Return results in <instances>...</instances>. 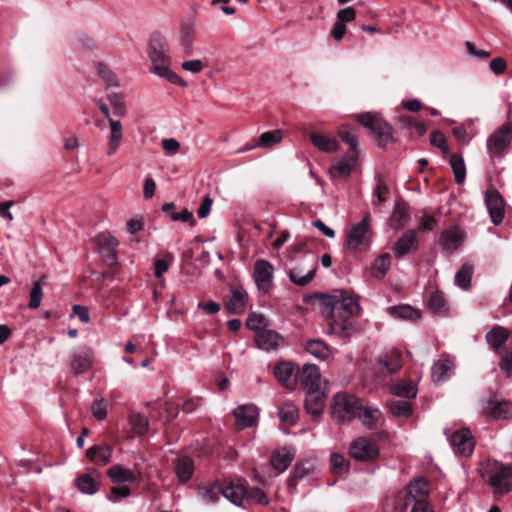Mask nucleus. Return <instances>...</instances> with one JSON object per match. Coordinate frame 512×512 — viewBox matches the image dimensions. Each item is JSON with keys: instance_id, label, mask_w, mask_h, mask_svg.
<instances>
[{"instance_id": "obj_1", "label": "nucleus", "mask_w": 512, "mask_h": 512, "mask_svg": "<svg viewBox=\"0 0 512 512\" xmlns=\"http://www.w3.org/2000/svg\"><path fill=\"white\" fill-rule=\"evenodd\" d=\"M318 298L321 314L327 326L326 334L339 335L348 341L357 332V325L350 318L358 315L361 310L358 298L344 290L320 294Z\"/></svg>"}, {"instance_id": "obj_2", "label": "nucleus", "mask_w": 512, "mask_h": 512, "mask_svg": "<svg viewBox=\"0 0 512 512\" xmlns=\"http://www.w3.org/2000/svg\"><path fill=\"white\" fill-rule=\"evenodd\" d=\"M148 55L152 63L150 67L151 73L180 87L187 86V82L171 69L168 49L163 44L150 43Z\"/></svg>"}, {"instance_id": "obj_3", "label": "nucleus", "mask_w": 512, "mask_h": 512, "mask_svg": "<svg viewBox=\"0 0 512 512\" xmlns=\"http://www.w3.org/2000/svg\"><path fill=\"white\" fill-rule=\"evenodd\" d=\"M361 401L346 392L337 393L332 401V416L339 423H348L357 417Z\"/></svg>"}, {"instance_id": "obj_4", "label": "nucleus", "mask_w": 512, "mask_h": 512, "mask_svg": "<svg viewBox=\"0 0 512 512\" xmlns=\"http://www.w3.org/2000/svg\"><path fill=\"white\" fill-rule=\"evenodd\" d=\"M356 119L359 124L374 134L379 146H386L392 142L393 129L387 122L370 113L359 114Z\"/></svg>"}, {"instance_id": "obj_5", "label": "nucleus", "mask_w": 512, "mask_h": 512, "mask_svg": "<svg viewBox=\"0 0 512 512\" xmlns=\"http://www.w3.org/2000/svg\"><path fill=\"white\" fill-rule=\"evenodd\" d=\"M484 477L493 488L495 495L507 494L512 489V468L505 465H494L492 469L486 471Z\"/></svg>"}, {"instance_id": "obj_6", "label": "nucleus", "mask_w": 512, "mask_h": 512, "mask_svg": "<svg viewBox=\"0 0 512 512\" xmlns=\"http://www.w3.org/2000/svg\"><path fill=\"white\" fill-rule=\"evenodd\" d=\"M512 141V122L503 123L487 139V150L493 157H502Z\"/></svg>"}, {"instance_id": "obj_7", "label": "nucleus", "mask_w": 512, "mask_h": 512, "mask_svg": "<svg viewBox=\"0 0 512 512\" xmlns=\"http://www.w3.org/2000/svg\"><path fill=\"white\" fill-rule=\"evenodd\" d=\"M379 446L373 439L367 437L356 438L349 447L350 456L362 462H371L379 456Z\"/></svg>"}, {"instance_id": "obj_8", "label": "nucleus", "mask_w": 512, "mask_h": 512, "mask_svg": "<svg viewBox=\"0 0 512 512\" xmlns=\"http://www.w3.org/2000/svg\"><path fill=\"white\" fill-rule=\"evenodd\" d=\"M369 216H365L358 224L353 225L347 233L346 243L349 249L356 251L370 244Z\"/></svg>"}, {"instance_id": "obj_9", "label": "nucleus", "mask_w": 512, "mask_h": 512, "mask_svg": "<svg viewBox=\"0 0 512 512\" xmlns=\"http://www.w3.org/2000/svg\"><path fill=\"white\" fill-rule=\"evenodd\" d=\"M318 268V258L308 256L305 263L297 265L288 272L289 279L297 286L308 285L315 277Z\"/></svg>"}, {"instance_id": "obj_10", "label": "nucleus", "mask_w": 512, "mask_h": 512, "mask_svg": "<svg viewBox=\"0 0 512 512\" xmlns=\"http://www.w3.org/2000/svg\"><path fill=\"white\" fill-rule=\"evenodd\" d=\"M274 267L270 262L264 259H258L254 263L253 279L258 288L263 293H267L273 286Z\"/></svg>"}, {"instance_id": "obj_11", "label": "nucleus", "mask_w": 512, "mask_h": 512, "mask_svg": "<svg viewBox=\"0 0 512 512\" xmlns=\"http://www.w3.org/2000/svg\"><path fill=\"white\" fill-rule=\"evenodd\" d=\"M449 442L453 451L462 457H469L473 453L475 447V441L472 433L467 428H462L454 432L449 437Z\"/></svg>"}, {"instance_id": "obj_12", "label": "nucleus", "mask_w": 512, "mask_h": 512, "mask_svg": "<svg viewBox=\"0 0 512 512\" xmlns=\"http://www.w3.org/2000/svg\"><path fill=\"white\" fill-rule=\"evenodd\" d=\"M484 198L492 223L499 225L505 216V202L502 195L499 191L491 189L485 192Z\"/></svg>"}, {"instance_id": "obj_13", "label": "nucleus", "mask_w": 512, "mask_h": 512, "mask_svg": "<svg viewBox=\"0 0 512 512\" xmlns=\"http://www.w3.org/2000/svg\"><path fill=\"white\" fill-rule=\"evenodd\" d=\"M237 429L244 430L256 426L258 422V408L253 404L240 405L233 410Z\"/></svg>"}, {"instance_id": "obj_14", "label": "nucleus", "mask_w": 512, "mask_h": 512, "mask_svg": "<svg viewBox=\"0 0 512 512\" xmlns=\"http://www.w3.org/2000/svg\"><path fill=\"white\" fill-rule=\"evenodd\" d=\"M402 367L400 353L396 350H391L381 355L376 364L377 371L382 376H387L396 373Z\"/></svg>"}, {"instance_id": "obj_15", "label": "nucleus", "mask_w": 512, "mask_h": 512, "mask_svg": "<svg viewBox=\"0 0 512 512\" xmlns=\"http://www.w3.org/2000/svg\"><path fill=\"white\" fill-rule=\"evenodd\" d=\"M300 383L306 389V392L321 390V374L319 368L314 364H306L302 367L298 375Z\"/></svg>"}, {"instance_id": "obj_16", "label": "nucleus", "mask_w": 512, "mask_h": 512, "mask_svg": "<svg viewBox=\"0 0 512 512\" xmlns=\"http://www.w3.org/2000/svg\"><path fill=\"white\" fill-rule=\"evenodd\" d=\"M255 341L257 346L265 351L275 350L285 344L284 338L271 329L259 331L256 334Z\"/></svg>"}, {"instance_id": "obj_17", "label": "nucleus", "mask_w": 512, "mask_h": 512, "mask_svg": "<svg viewBox=\"0 0 512 512\" xmlns=\"http://www.w3.org/2000/svg\"><path fill=\"white\" fill-rule=\"evenodd\" d=\"M276 379L287 389L294 390L296 387L298 375L295 373V367L290 362H281L274 368Z\"/></svg>"}, {"instance_id": "obj_18", "label": "nucleus", "mask_w": 512, "mask_h": 512, "mask_svg": "<svg viewBox=\"0 0 512 512\" xmlns=\"http://www.w3.org/2000/svg\"><path fill=\"white\" fill-rule=\"evenodd\" d=\"M485 414L494 420H506L512 417V402L494 400L487 402Z\"/></svg>"}, {"instance_id": "obj_19", "label": "nucleus", "mask_w": 512, "mask_h": 512, "mask_svg": "<svg viewBox=\"0 0 512 512\" xmlns=\"http://www.w3.org/2000/svg\"><path fill=\"white\" fill-rule=\"evenodd\" d=\"M93 364V351L88 348L83 352L74 353L69 360L70 370L75 374L86 373Z\"/></svg>"}, {"instance_id": "obj_20", "label": "nucleus", "mask_w": 512, "mask_h": 512, "mask_svg": "<svg viewBox=\"0 0 512 512\" xmlns=\"http://www.w3.org/2000/svg\"><path fill=\"white\" fill-rule=\"evenodd\" d=\"M221 494L232 504L240 506L246 496V490L241 480H230L222 486Z\"/></svg>"}, {"instance_id": "obj_21", "label": "nucleus", "mask_w": 512, "mask_h": 512, "mask_svg": "<svg viewBox=\"0 0 512 512\" xmlns=\"http://www.w3.org/2000/svg\"><path fill=\"white\" fill-rule=\"evenodd\" d=\"M429 494V483L423 478H416L412 480L408 487L404 501L411 504L418 500H426Z\"/></svg>"}, {"instance_id": "obj_22", "label": "nucleus", "mask_w": 512, "mask_h": 512, "mask_svg": "<svg viewBox=\"0 0 512 512\" xmlns=\"http://www.w3.org/2000/svg\"><path fill=\"white\" fill-rule=\"evenodd\" d=\"M97 246L107 253L106 258L110 264L116 263V248L119 245L118 240L109 232H102L95 238Z\"/></svg>"}, {"instance_id": "obj_23", "label": "nucleus", "mask_w": 512, "mask_h": 512, "mask_svg": "<svg viewBox=\"0 0 512 512\" xmlns=\"http://www.w3.org/2000/svg\"><path fill=\"white\" fill-rule=\"evenodd\" d=\"M325 400H326V394L322 389L306 392V398H305L306 411L309 414L313 415L314 417L320 416L325 407Z\"/></svg>"}, {"instance_id": "obj_24", "label": "nucleus", "mask_w": 512, "mask_h": 512, "mask_svg": "<svg viewBox=\"0 0 512 512\" xmlns=\"http://www.w3.org/2000/svg\"><path fill=\"white\" fill-rule=\"evenodd\" d=\"M248 294L243 289L232 288L225 308L230 314H242L245 311Z\"/></svg>"}, {"instance_id": "obj_25", "label": "nucleus", "mask_w": 512, "mask_h": 512, "mask_svg": "<svg viewBox=\"0 0 512 512\" xmlns=\"http://www.w3.org/2000/svg\"><path fill=\"white\" fill-rule=\"evenodd\" d=\"M78 489L84 494H95L100 485V473L93 469L79 476L76 480Z\"/></svg>"}, {"instance_id": "obj_26", "label": "nucleus", "mask_w": 512, "mask_h": 512, "mask_svg": "<svg viewBox=\"0 0 512 512\" xmlns=\"http://www.w3.org/2000/svg\"><path fill=\"white\" fill-rule=\"evenodd\" d=\"M173 469L180 483H186L194 473V461L187 456H181L174 460Z\"/></svg>"}, {"instance_id": "obj_27", "label": "nucleus", "mask_w": 512, "mask_h": 512, "mask_svg": "<svg viewBox=\"0 0 512 512\" xmlns=\"http://www.w3.org/2000/svg\"><path fill=\"white\" fill-rule=\"evenodd\" d=\"M463 240L461 231L457 227H453L442 232L440 243L446 252L453 253L461 246Z\"/></svg>"}, {"instance_id": "obj_28", "label": "nucleus", "mask_w": 512, "mask_h": 512, "mask_svg": "<svg viewBox=\"0 0 512 512\" xmlns=\"http://www.w3.org/2000/svg\"><path fill=\"white\" fill-rule=\"evenodd\" d=\"M417 246L418 239L416 232L414 230H408L395 243L394 253L397 257L401 258L411 250L416 249Z\"/></svg>"}, {"instance_id": "obj_29", "label": "nucleus", "mask_w": 512, "mask_h": 512, "mask_svg": "<svg viewBox=\"0 0 512 512\" xmlns=\"http://www.w3.org/2000/svg\"><path fill=\"white\" fill-rule=\"evenodd\" d=\"M338 134L341 140L350 146L349 150L346 152V157L351 160H356L358 154V137L355 133V129L348 125H342L339 128Z\"/></svg>"}, {"instance_id": "obj_30", "label": "nucleus", "mask_w": 512, "mask_h": 512, "mask_svg": "<svg viewBox=\"0 0 512 512\" xmlns=\"http://www.w3.org/2000/svg\"><path fill=\"white\" fill-rule=\"evenodd\" d=\"M107 475L115 484L133 483L137 480L136 473L122 465H113L108 469Z\"/></svg>"}, {"instance_id": "obj_31", "label": "nucleus", "mask_w": 512, "mask_h": 512, "mask_svg": "<svg viewBox=\"0 0 512 512\" xmlns=\"http://www.w3.org/2000/svg\"><path fill=\"white\" fill-rule=\"evenodd\" d=\"M86 456L95 464L104 466L108 464L112 457V448L109 445H96L89 448Z\"/></svg>"}, {"instance_id": "obj_32", "label": "nucleus", "mask_w": 512, "mask_h": 512, "mask_svg": "<svg viewBox=\"0 0 512 512\" xmlns=\"http://www.w3.org/2000/svg\"><path fill=\"white\" fill-rule=\"evenodd\" d=\"M485 338L488 345L495 351L499 352V350L507 342L509 338V332L505 327L495 326L487 332Z\"/></svg>"}, {"instance_id": "obj_33", "label": "nucleus", "mask_w": 512, "mask_h": 512, "mask_svg": "<svg viewBox=\"0 0 512 512\" xmlns=\"http://www.w3.org/2000/svg\"><path fill=\"white\" fill-rule=\"evenodd\" d=\"M222 486L217 482L201 485L197 488L198 497L206 504L216 503L221 495Z\"/></svg>"}, {"instance_id": "obj_34", "label": "nucleus", "mask_w": 512, "mask_h": 512, "mask_svg": "<svg viewBox=\"0 0 512 512\" xmlns=\"http://www.w3.org/2000/svg\"><path fill=\"white\" fill-rule=\"evenodd\" d=\"M309 138L312 144L320 151L332 153L339 149V143L333 137L312 132Z\"/></svg>"}, {"instance_id": "obj_35", "label": "nucleus", "mask_w": 512, "mask_h": 512, "mask_svg": "<svg viewBox=\"0 0 512 512\" xmlns=\"http://www.w3.org/2000/svg\"><path fill=\"white\" fill-rule=\"evenodd\" d=\"M292 460L293 454L289 449L283 448L272 455L270 463L276 474H281L287 470Z\"/></svg>"}, {"instance_id": "obj_36", "label": "nucleus", "mask_w": 512, "mask_h": 512, "mask_svg": "<svg viewBox=\"0 0 512 512\" xmlns=\"http://www.w3.org/2000/svg\"><path fill=\"white\" fill-rule=\"evenodd\" d=\"M454 369V363L448 359H440L432 366V378L434 382H443L450 377Z\"/></svg>"}, {"instance_id": "obj_37", "label": "nucleus", "mask_w": 512, "mask_h": 512, "mask_svg": "<svg viewBox=\"0 0 512 512\" xmlns=\"http://www.w3.org/2000/svg\"><path fill=\"white\" fill-rule=\"evenodd\" d=\"M387 407L393 416L397 418H409L413 412V406L410 402L399 399L387 401Z\"/></svg>"}, {"instance_id": "obj_38", "label": "nucleus", "mask_w": 512, "mask_h": 512, "mask_svg": "<svg viewBox=\"0 0 512 512\" xmlns=\"http://www.w3.org/2000/svg\"><path fill=\"white\" fill-rule=\"evenodd\" d=\"M391 392L401 398H415L417 395V386L412 381H399L391 385Z\"/></svg>"}, {"instance_id": "obj_39", "label": "nucleus", "mask_w": 512, "mask_h": 512, "mask_svg": "<svg viewBox=\"0 0 512 512\" xmlns=\"http://www.w3.org/2000/svg\"><path fill=\"white\" fill-rule=\"evenodd\" d=\"M306 350L315 358L326 360L331 354V348L322 340H310L307 342Z\"/></svg>"}, {"instance_id": "obj_40", "label": "nucleus", "mask_w": 512, "mask_h": 512, "mask_svg": "<svg viewBox=\"0 0 512 512\" xmlns=\"http://www.w3.org/2000/svg\"><path fill=\"white\" fill-rule=\"evenodd\" d=\"M391 316L399 319L418 320L420 313L410 305H398L388 308Z\"/></svg>"}, {"instance_id": "obj_41", "label": "nucleus", "mask_w": 512, "mask_h": 512, "mask_svg": "<svg viewBox=\"0 0 512 512\" xmlns=\"http://www.w3.org/2000/svg\"><path fill=\"white\" fill-rule=\"evenodd\" d=\"M391 266V255L384 253L380 255L373 263L371 267V274L375 278H383Z\"/></svg>"}, {"instance_id": "obj_42", "label": "nucleus", "mask_w": 512, "mask_h": 512, "mask_svg": "<svg viewBox=\"0 0 512 512\" xmlns=\"http://www.w3.org/2000/svg\"><path fill=\"white\" fill-rule=\"evenodd\" d=\"M449 163L455 177V182L457 184H462L466 177V166L462 156L459 154H452L450 156Z\"/></svg>"}, {"instance_id": "obj_43", "label": "nucleus", "mask_w": 512, "mask_h": 512, "mask_svg": "<svg viewBox=\"0 0 512 512\" xmlns=\"http://www.w3.org/2000/svg\"><path fill=\"white\" fill-rule=\"evenodd\" d=\"M298 417V408L293 403H283L279 408V418L282 423L293 425L297 422Z\"/></svg>"}, {"instance_id": "obj_44", "label": "nucleus", "mask_w": 512, "mask_h": 512, "mask_svg": "<svg viewBox=\"0 0 512 512\" xmlns=\"http://www.w3.org/2000/svg\"><path fill=\"white\" fill-rule=\"evenodd\" d=\"M472 275L473 266L468 263L463 264L455 274V284L463 290L469 289Z\"/></svg>"}, {"instance_id": "obj_45", "label": "nucleus", "mask_w": 512, "mask_h": 512, "mask_svg": "<svg viewBox=\"0 0 512 512\" xmlns=\"http://www.w3.org/2000/svg\"><path fill=\"white\" fill-rule=\"evenodd\" d=\"M109 123H110L111 131H110V139H109L110 143H109L108 154L111 155L117 150V148L120 144V141L122 139V124L120 121L114 120V119H109Z\"/></svg>"}, {"instance_id": "obj_46", "label": "nucleus", "mask_w": 512, "mask_h": 512, "mask_svg": "<svg viewBox=\"0 0 512 512\" xmlns=\"http://www.w3.org/2000/svg\"><path fill=\"white\" fill-rule=\"evenodd\" d=\"M96 69L98 75L100 76L102 82L106 86V88L117 87L119 86L118 78L116 74L107 67L106 64L102 62H98L96 64Z\"/></svg>"}, {"instance_id": "obj_47", "label": "nucleus", "mask_w": 512, "mask_h": 512, "mask_svg": "<svg viewBox=\"0 0 512 512\" xmlns=\"http://www.w3.org/2000/svg\"><path fill=\"white\" fill-rule=\"evenodd\" d=\"M357 416L360 418L364 426L371 428L378 420L380 411L377 408L361 405Z\"/></svg>"}, {"instance_id": "obj_48", "label": "nucleus", "mask_w": 512, "mask_h": 512, "mask_svg": "<svg viewBox=\"0 0 512 512\" xmlns=\"http://www.w3.org/2000/svg\"><path fill=\"white\" fill-rule=\"evenodd\" d=\"M355 162L356 160H351L345 155L343 158L336 160L331 169L340 177H347L352 172Z\"/></svg>"}, {"instance_id": "obj_49", "label": "nucleus", "mask_w": 512, "mask_h": 512, "mask_svg": "<svg viewBox=\"0 0 512 512\" xmlns=\"http://www.w3.org/2000/svg\"><path fill=\"white\" fill-rule=\"evenodd\" d=\"M283 139V133L281 130H272L264 132L259 137V147L269 148L278 143Z\"/></svg>"}, {"instance_id": "obj_50", "label": "nucleus", "mask_w": 512, "mask_h": 512, "mask_svg": "<svg viewBox=\"0 0 512 512\" xmlns=\"http://www.w3.org/2000/svg\"><path fill=\"white\" fill-rule=\"evenodd\" d=\"M129 423L133 431L138 435H143L148 430L149 422L147 418L139 413L132 412L129 415Z\"/></svg>"}, {"instance_id": "obj_51", "label": "nucleus", "mask_w": 512, "mask_h": 512, "mask_svg": "<svg viewBox=\"0 0 512 512\" xmlns=\"http://www.w3.org/2000/svg\"><path fill=\"white\" fill-rule=\"evenodd\" d=\"M428 307L438 314H444L447 311L446 299L443 293L439 291L433 292L428 300Z\"/></svg>"}, {"instance_id": "obj_52", "label": "nucleus", "mask_w": 512, "mask_h": 512, "mask_svg": "<svg viewBox=\"0 0 512 512\" xmlns=\"http://www.w3.org/2000/svg\"><path fill=\"white\" fill-rule=\"evenodd\" d=\"M267 326V319L263 314L260 313H250L246 320V327L256 332V334L261 331L265 330Z\"/></svg>"}, {"instance_id": "obj_53", "label": "nucleus", "mask_w": 512, "mask_h": 512, "mask_svg": "<svg viewBox=\"0 0 512 512\" xmlns=\"http://www.w3.org/2000/svg\"><path fill=\"white\" fill-rule=\"evenodd\" d=\"M195 36V29L192 24H184L180 30V42L185 50L192 48Z\"/></svg>"}, {"instance_id": "obj_54", "label": "nucleus", "mask_w": 512, "mask_h": 512, "mask_svg": "<svg viewBox=\"0 0 512 512\" xmlns=\"http://www.w3.org/2000/svg\"><path fill=\"white\" fill-rule=\"evenodd\" d=\"M331 469L338 474H344L349 470V462L340 454L334 453L330 456Z\"/></svg>"}, {"instance_id": "obj_55", "label": "nucleus", "mask_w": 512, "mask_h": 512, "mask_svg": "<svg viewBox=\"0 0 512 512\" xmlns=\"http://www.w3.org/2000/svg\"><path fill=\"white\" fill-rule=\"evenodd\" d=\"M42 297H43L42 285H41V281L38 280L33 283V286L30 291V299H29V303H28L29 308L37 309L41 304Z\"/></svg>"}, {"instance_id": "obj_56", "label": "nucleus", "mask_w": 512, "mask_h": 512, "mask_svg": "<svg viewBox=\"0 0 512 512\" xmlns=\"http://www.w3.org/2000/svg\"><path fill=\"white\" fill-rule=\"evenodd\" d=\"M403 511H406V512H433V510L427 500H418L416 502H412L411 504H408V502L404 501Z\"/></svg>"}, {"instance_id": "obj_57", "label": "nucleus", "mask_w": 512, "mask_h": 512, "mask_svg": "<svg viewBox=\"0 0 512 512\" xmlns=\"http://www.w3.org/2000/svg\"><path fill=\"white\" fill-rule=\"evenodd\" d=\"M430 143L433 146L438 147L443 152V154H448L449 147L447 145L446 138H445L444 134L441 133L440 131H432L431 132Z\"/></svg>"}, {"instance_id": "obj_58", "label": "nucleus", "mask_w": 512, "mask_h": 512, "mask_svg": "<svg viewBox=\"0 0 512 512\" xmlns=\"http://www.w3.org/2000/svg\"><path fill=\"white\" fill-rule=\"evenodd\" d=\"M92 415L99 421L107 417V405L103 399L95 401L91 406Z\"/></svg>"}, {"instance_id": "obj_59", "label": "nucleus", "mask_w": 512, "mask_h": 512, "mask_svg": "<svg viewBox=\"0 0 512 512\" xmlns=\"http://www.w3.org/2000/svg\"><path fill=\"white\" fill-rule=\"evenodd\" d=\"M126 226L130 234H136L144 229V217L136 215L127 221Z\"/></svg>"}, {"instance_id": "obj_60", "label": "nucleus", "mask_w": 512, "mask_h": 512, "mask_svg": "<svg viewBox=\"0 0 512 512\" xmlns=\"http://www.w3.org/2000/svg\"><path fill=\"white\" fill-rule=\"evenodd\" d=\"M401 122L404 124L405 127L409 129H415L418 135L422 136L426 133L427 129L423 122L420 121H414L410 117H402Z\"/></svg>"}, {"instance_id": "obj_61", "label": "nucleus", "mask_w": 512, "mask_h": 512, "mask_svg": "<svg viewBox=\"0 0 512 512\" xmlns=\"http://www.w3.org/2000/svg\"><path fill=\"white\" fill-rule=\"evenodd\" d=\"M109 101L114 108L117 115H123L125 113L124 98L122 94L113 93L109 96Z\"/></svg>"}, {"instance_id": "obj_62", "label": "nucleus", "mask_w": 512, "mask_h": 512, "mask_svg": "<svg viewBox=\"0 0 512 512\" xmlns=\"http://www.w3.org/2000/svg\"><path fill=\"white\" fill-rule=\"evenodd\" d=\"M246 496L261 505H267L269 503L268 497L264 491L257 487L252 488L250 491L246 492Z\"/></svg>"}, {"instance_id": "obj_63", "label": "nucleus", "mask_w": 512, "mask_h": 512, "mask_svg": "<svg viewBox=\"0 0 512 512\" xmlns=\"http://www.w3.org/2000/svg\"><path fill=\"white\" fill-rule=\"evenodd\" d=\"M407 218H408V213H407V209L405 207L397 206L394 209V212L392 215V220L394 222H396V225L398 228L404 226V224L407 221Z\"/></svg>"}, {"instance_id": "obj_64", "label": "nucleus", "mask_w": 512, "mask_h": 512, "mask_svg": "<svg viewBox=\"0 0 512 512\" xmlns=\"http://www.w3.org/2000/svg\"><path fill=\"white\" fill-rule=\"evenodd\" d=\"M499 366L502 371L508 375H512V349L501 356Z\"/></svg>"}]
</instances>
